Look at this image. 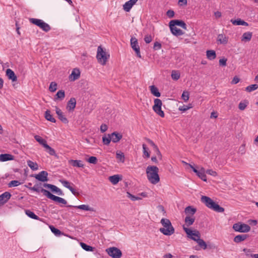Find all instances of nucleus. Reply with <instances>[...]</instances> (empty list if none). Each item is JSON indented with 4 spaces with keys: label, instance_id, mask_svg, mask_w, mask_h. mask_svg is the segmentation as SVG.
<instances>
[{
    "label": "nucleus",
    "instance_id": "obj_61",
    "mask_svg": "<svg viewBox=\"0 0 258 258\" xmlns=\"http://www.w3.org/2000/svg\"><path fill=\"white\" fill-rule=\"evenodd\" d=\"M174 12L173 10H169L166 12V15L169 18H172L174 16Z\"/></svg>",
    "mask_w": 258,
    "mask_h": 258
},
{
    "label": "nucleus",
    "instance_id": "obj_3",
    "mask_svg": "<svg viewBox=\"0 0 258 258\" xmlns=\"http://www.w3.org/2000/svg\"><path fill=\"white\" fill-rule=\"evenodd\" d=\"M161 223L163 227L160 228L159 231L164 235H171L174 233V228L169 219L162 218L161 220Z\"/></svg>",
    "mask_w": 258,
    "mask_h": 258
},
{
    "label": "nucleus",
    "instance_id": "obj_31",
    "mask_svg": "<svg viewBox=\"0 0 258 258\" xmlns=\"http://www.w3.org/2000/svg\"><path fill=\"white\" fill-rule=\"evenodd\" d=\"M217 41L219 42L221 44H225L228 42V38L225 35L220 34L218 35Z\"/></svg>",
    "mask_w": 258,
    "mask_h": 258
},
{
    "label": "nucleus",
    "instance_id": "obj_50",
    "mask_svg": "<svg viewBox=\"0 0 258 258\" xmlns=\"http://www.w3.org/2000/svg\"><path fill=\"white\" fill-rule=\"evenodd\" d=\"M111 141V138L110 137V134H108V137H106L105 136L102 138V141L104 145H108L109 144Z\"/></svg>",
    "mask_w": 258,
    "mask_h": 258
},
{
    "label": "nucleus",
    "instance_id": "obj_2",
    "mask_svg": "<svg viewBox=\"0 0 258 258\" xmlns=\"http://www.w3.org/2000/svg\"><path fill=\"white\" fill-rule=\"evenodd\" d=\"M201 202L203 203L208 208L218 213H222L224 211V209L220 207L217 203L215 202L210 198L203 196L201 197Z\"/></svg>",
    "mask_w": 258,
    "mask_h": 258
},
{
    "label": "nucleus",
    "instance_id": "obj_63",
    "mask_svg": "<svg viewBox=\"0 0 258 258\" xmlns=\"http://www.w3.org/2000/svg\"><path fill=\"white\" fill-rule=\"evenodd\" d=\"M226 61H227V59L225 58H223L219 60V64L221 66H226Z\"/></svg>",
    "mask_w": 258,
    "mask_h": 258
},
{
    "label": "nucleus",
    "instance_id": "obj_5",
    "mask_svg": "<svg viewBox=\"0 0 258 258\" xmlns=\"http://www.w3.org/2000/svg\"><path fill=\"white\" fill-rule=\"evenodd\" d=\"M29 20L31 23L37 26L46 32H48L51 29L50 26L42 20L35 18H29Z\"/></svg>",
    "mask_w": 258,
    "mask_h": 258
},
{
    "label": "nucleus",
    "instance_id": "obj_59",
    "mask_svg": "<svg viewBox=\"0 0 258 258\" xmlns=\"http://www.w3.org/2000/svg\"><path fill=\"white\" fill-rule=\"evenodd\" d=\"M144 40L146 43H149L152 40V37L150 35H146L144 37Z\"/></svg>",
    "mask_w": 258,
    "mask_h": 258
},
{
    "label": "nucleus",
    "instance_id": "obj_55",
    "mask_svg": "<svg viewBox=\"0 0 258 258\" xmlns=\"http://www.w3.org/2000/svg\"><path fill=\"white\" fill-rule=\"evenodd\" d=\"M127 197L128 198H130L133 201L141 200V198L140 197H136V196L132 195L131 194H130L128 192H127Z\"/></svg>",
    "mask_w": 258,
    "mask_h": 258
},
{
    "label": "nucleus",
    "instance_id": "obj_9",
    "mask_svg": "<svg viewBox=\"0 0 258 258\" xmlns=\"http://www.w3.org/2000/svg\"><path fill=\"white\" fill-rule=\"evenodd\" d=\"M233 228L236 231L243 233L248 232L250 230V227L248 225L240 222L234 224Z\"/></svg>",
    "mask_w": 258,
    "mask_h": 258
},
{
    "label": "nucleus",
    "instance_id": "obj_53",
    "mask_svg": "<svg viewBox=\"0 0 258 258\" xmlns=\"http://www.w3.org/2000/svg\"><path fill=\"white\" fill-rule=\"evenodd\" d=\"M50 228L52 232H53L55 235L58 236L61 234V231L59 229L55 228L54 226H50Z\"/></svg>",
    "mask_w": 258,
    "mask_h": 258
},
{
    "label": "nucleus",
    "instance_id": "obj_64",
    "mask_svg": "<svg viewBox=\"0 0 258 258\" xmlns=\"http://www.w3.org/2000/svg\"><path fill=\"white\" fill-rule=\"evenodd\" d=\"M107 126L105 124H102L100 126V131L102 133H104L107 130Z\"/></svg>",
    "mask_w": 258,
    "mask_h": 258
},
{
    "label": "nucleus",
    "instance_id": "obj_56",
    "mask_svg": "<svg viewBox=\"0 0 258 258\" xmlns=\"http://www.w3.org/2000/svg\"><path fill=\"white\" fill-rule=\"evenodd\" d=\"M181 97L184 101H187L189 99V93L187 91H184L182 94Z\"/></svg>",
    "mask_w": 258,
    "mask_h": 258
},
{
    "label": "nucleus",
    "instance_id": "obj_1",
    "mask_svg": "<svg viewBox=\"0 0 258 258\" xmlns=\"http://www.w3.org/2000/svg\"><path fill=\"white\" fill-rule=\"evenodd\" d=\"M159 168L155 166H148L146 168L147 176L148 180L152 184H156L160 181L158 174Z\"/></svg>",
    "mask_w": 258,
    "mask_h": 258
},
{
    "label": "nucleus",
    "instance_id": "obj_26",
    "mask_svg": "<svg viewBox=\"0 0 258 258\" xmlns=\"http://www.w3.org/2000/svg\"><path fill=\"white\" fill-rule=\"evenodd\" d=\"M171 33L175 36H178L182 35L184 34V32L180 30V29L177 28L175 26H172L171 25H169Z\"/></svg>",
    "mask_w": 258,
    "mask_h": 258
},
{
    "label": "nucleus",
    "instance_id": "obj_20",
    "mask_svg": "<svg viewBox=\"0 0 258 258\" xmlns=\"http://www.w3.org/2000/svg\"><path fill=\"white\" fill-rule=\"evenodd\" d=\"M76 100L75 98H71L68 101L67 105V109L69 111H72L74 110L76 107Z\"/></svg>",
    "mask_w": 258,
    "mask_h": 258
},
{
    "label": "nucleus",
    "instance_id": "obj_19",
    "mask_svg": "<svg viewBox=\"0 0 258 258\" xmlns=\"http://www.w3.org/2000/svg\"><path fill=\"white\" fill-rule=\"evenodd\" d=\"M138 1V0H130L126 2L123 6V10L127 12H129Z\"/></svg>",
    "mask_w": 258,
    "mask_h": 258
},
{
    "label": "nucleus",
    "instance_id": "obj_35",
    "mask_svg": "<svg viewBox=\"0 0 258 258\" xmlns=\"http://www.w3.org/2000/svg\"><path fill=\"white\" fill-rule=\"evenodd\" d=\"M45 118L48 121L52 122H55V119L52 117V115L50 114V111L49 110H47L45 112Z\"/></svg>",
    "mask_w": 258,
    "mask_h": 258
},
{
    "label": "nucleus",
    "instance_id": "obj_15",
    "mask_svg": "<svg viewBox=\"0 0 258 258\" xmlns=\"http://www.w3.org/2000/svg\"><path fill=\"white\" fill-rule=\"evenodd\" d=\"M169 25L172 26H178L182 27L183 29H186V25L184 21L180 20H173L170 21Z\"/></svg>",
    "mask_w": 258,
    "mask_h": 258
},
{
    "label": "nucleus",
    "instance_id": "obj_17",
    "mask_svg": "<svg viewBox=\"0 0 258 258\" xmlns=\"http://www.w3.org/2000/svg\"><path fill=\"white\" fill-rule=\"evenodd\" d=\"M56 113L57 114L58 117L63 123L66 124L69 122V121L65 115L63 114L61 110L58 108L57 106H55Z\"/></svg>",
    "mask_w": 258,
    "mask_h": 258
},
{
    "label": "nucleus",
    "instance_id": "obj_51",
    "mask_svg": "<svg viewBox=\"0 0 258 258\" xmlns=\"http://www.w3.org/2000/svg\"><path fill=\"white\" fill-rule=\"evenodd\" d=\"M21 184V183L18 180H12L8 183V186L9 187L17 186Z\"/></svg>",
    "mask_w": 258,
    "mask_h": 258
},
{
    "label": "nucleus",
    "instance_id": "obj_58",
    "mask_svg": "<svg viewBox=\"0 0 258 258\" xmlns=\"http://www.w3.org/2000/svg\"><path fill=\"white\" fill-rule=\"evenodd\" d=\"M147 142L151 145L153 147V149H154V150H156L157 149H158V147L157 145H156L155 144V143L150 139H146Z\"/></svg>",
    "mask_w": 258,
    "mask_h": 258
},
{
    "label": "nucleus",
    "instance_id": "obj_12",
    "mask_svg": "<svg viewBox=\"0 0 258 258\" xmlns=\"http://www.w3.org/2000/svg\"><path fill=\"white\" fill-rule=\"evenodd\" d=\"M59 182L64 187L69 189L74 195L76 196H78L79 195V193L78 192L76 191V190L72 186H71V184L73 185V183H71L68 181L63 180V179H60Z\"/></svg>",
    "mask_w": 258,
    "mask_h": 258
},
{
    "label": "nucleus",
    "instance_id": "obj_37",
    "mask_svg": "<svg viewBox=\"0 0 258 258\" xmlns=\"http://www.w3.org/2000/svg\"><path fill=\"white\" fill-rule=\"evenodd\" d=\"M195 220V218L192 216H186L184 219L185 224L187 226H190L193 224Z\"/></svg>",
    "mask_w": 258,
    "mask_h": 258
},
{
    "label": "nucleus",
    "instance_id": "obj_4",
    "mask_svg": "<svg viewBox=\"0 0 258 258\" xmlns=\"http://www.w3.org/2000/svg\"><path fill=\"white\" fill-rule=\"evenodd\" d=\"M109 56V54L107 53L105 50H104L101 46L98 47L96 57L99 63L102 65H105Z\"/></svg>",
    "mask_w": 258,
    "mask_h": 258
},
{
    "label": "nucleus",
    "instance_id": "obj_42",
    "mask_svg": "<svg viewBox=\"0 0 258 258\" xmlns=\"http://www.w3.org/2000/svg\"><path fill=\"white\" fill-rule=\"evenodd\" d=\"M206 243H198V244L194 247V249L196 250H200L202 248L204 249H207Z\"/></svg>",
    "mask_w": 258,
    "mask_h": 258
},
{
    "label": "nucleus",
    "instance_id": "obj_34",
    "mask_svg": "<svg viewBox=\"0 0 258 258\" xmlns=\"http://www.w3.org/2000/svg\"><path fill=\"white\" fill-rule=\"evenodd\" d=\"M252 33L250 32H247L244 33L242 36V41H249L252 37Z\"/></svg>",
    "mask_w": 258,
    "mask_h": 258
},
{
    "label": "nucleus",
    "instance_id": "obj_25",
    "mask_svg": "<svg viewBox=\"0 0 258 258\" xmlns=\"http://www.w3.org/2000/svg\"><path fill=\"white\" fill-rule=\"evenodd\" d=\"M69 163L73 167L83 168L84 166L82 161L79 160H69Z\"/></svg>",
    "mask_w": 258,
    "mask_h": 258
},
{
    "label": "nucleus",
    "instance_id": "obj_28",
    "mask_svg": "<svg viewBox=\"0 0 258 258\" xmlns=\"http://www.w3.org/2000/svg\"><path fill=\"white\" fill-rule=\"evenodd\" d=\"M68 207H74L77 209H79L81 210H85V211H94V209L90 207L88 205H81L80 206H73L71 205H68Z\"/></svg>",
    "mask_w": 258,
    "mask_h": 258
},
{
    "label": "nucleus",
    "instance_id": "obj_24",
    "mask_svg": "<svg viewBox=\"0 0 258 258\" xmlns=\"http://www.w3.org/2000/svg\"><path fill=\"white\" fill-rule=\"evenodd\" d=\"M197 212V209L189 206L185 208L184 212L186 216H192Z\"/></svg>",
    "mask_w": 258,
    "mask_h": 258
},
{
    "label": "nucleus",
    "instance_id": "obj_14",
    "mask_svg": "<svg viewBox=\"0 0 258 258\" xmlns=\"http://www.w3.org/2000/svg\"><path fill=\"white\" fill-rule=\"evenodd\" d=\"M48 173L45 171H42L38 174L35 175L34 176L35 178L40 181L45 182L48 180Z\"/></svg>",
    "mask_w": 258,
    "mask_h": 258
},
{
    "label": "nucleus",
    "instance_id": "obj_47",
    "mask_svg": "<svg viewBox=\"0 0 258 258\" xmlns=\"http://www.w3.org/2000/svg\"><path fill=\"white\" fill-rule=\"evenodd\" d=\"M81 247L86 251H93L94 247L87 245L85 243H80Z\"/></svg>",
    "mask_w": 258,
    "mask_h": 258
},
{
    "label": "nucleus",
    "instance_id": "obj_48",
    "mask_svg": "<svg viewBox=\"0 0 258 258\" xmlns=\"http://www.w3.org/2000/svg\"><path fill=\"white\" fill-rule=\"evenodd\" d=\"M257 88H258V85L257 84H253V85H251L247 86L245 88V91H246L247 92H250L254 90H255Z\"/></svg>",
    "mask_w": 258,
    "mask_h": 258
},
{
    "label": "nucleus",
    "instance_id": "obj_23",
    "mask_svg": "<svg viewBox=\"0 0 258 258\" xmlns=\"http://www.w3.org/2000/svg\"><path fill=\"white\" fill-rule=\"evenodd\" d=\"M24 248L26 250L30 251H34L37 250L39 248V245L35 243H28Z\"/></svg>",
    "mask_w": 258,
    "mask_h": 258
},
{
    "label": "nucleus",
    "instance_id": "obj_27",
    "mask_svg": "<svg viewBox=\"0 0 258 258\" xmlns=\"http://www.w3.org/2000/svg\"><path fill=\"white\" fill-rule=\"evenodd\" d=\"M14 159V156L9 154H2L0 155V161L5 162Z\"/></svg>",
    "mask_w": 258,
    "mask_h": 258
},
{
    "label": "nucleus",
    "instance_id": "obj_39",
    "mask_svg": "<svg viewBox=\"0 0 258 258\" xmlns=\"http://www.w3.org/2000/svg\"><path fill=\"white\" fill-rule=\"evenodd\" d=\"M205 173L206 172L205 169L201 168L200 172L197 175L203 181H207V177Z\"/></svg>",
    "mask_w": 258,
    "mask_h": 258
},
{
    "label": "nucleus",
    "instance_id": "obj_43",
    "mask_svg": "<svg viewBox=\"0 0 258 258\" xmlns=\"http://www.w3.org/2000/svg\"><path fill=\"white\" fill-rule=\"evenodd\" d=\"M56 98L55 99H60L61 100L63 99L65 97V93L63 90H59L56 94L55 95Z\"/></svg>",
    "mask_w": 258,
    "mask_h": 258
},
{
    "label": "nucleus",
    "instance_id": "obj_22",
    "mask_svg": "<svg viewBox=\"0 0 258 258\" xmlns=\"http://www.w3.org/2000/svg\"><path fill=\"white\" fill-rule=\"evenodd\" d=\"M6 76L9 80H11L13 82L17 81V77L14 72L10 69H8L6 72Z\"/></svg>",
    "mask_w": 258,
    "mask_h": 258
},
{
    "label": "nucleus",
    "instance_id": "obj_21",
    "mask_svg": "<svg viewBox=\"0 0 258 258\" xmlns=\"http://www.w3.org/2000/svg\"><path fill=\"white\" fill-rule=\"evenodd\" d=\"M111 138V141L113 143L118 142L122 138V135L116 132H114L112 134H110Z\"/></svg>",
    "mask_w": 258,
    "mask_h": 258
},
{
    "label": "nucleus",
    "instance_id": "obj_8",
    "mask_svg": "<svg viewBox=\"0 0 258 258\" xmlns=\"http://www.w3.org/2000/svg\"><path fill=\"white\" fill-rule=\"evenodd\" d=\"M107 253L112 258H120L122 256L121 251L116 247H111L106 249Z\"/></svg>",
    "mask_w": 258,
    "mask_h": 258
},
{
    "label": "nucleus",
    "instance_id": "obj_40",
    "mask_svg": "<svg viewBox=\"0 0 258 258\" xmlns=\"http://www.w3.org/2000/svg\"><path fill=\"white\" fill-rule=\"evenodd\" d=\"M25 213L28 217L32 219L35 220H39V217L36 215L34 212H32L29 210H25Z\"/></svg>",
    "mask_w": 258,
    "mask_h": 258
},
{
    "label": "nucleus",
    "instance_id": "obj_29",
    "mask_svg": "<svg viewBox=\"0 0 258 258\" xmlns=\"http://www.w3.org/2000/svg\"><path fill=\"white\" fill-rule=\"evenodd\" d=\"M230 21L234 25L248 26V24L247 22L240 19H237V20L231 19Z\"/></svg>",
    "mask_w": 258,
    "mask_h": 258
},
{
    "label": "nucleus",
    "instance_id": "obj_33",
    "mask_svg": "<svg viewBox=\"0 0 258 258\" xmlns=\"http://www.w3.org/2000/svg\"><path fill=\"white\" fill-rule=\"evenodd\" d=\"M150 91L151 93L156 97H160L161 96L160 93L158 91V89L154 85L150 86Z\"/></svg>",
    "mask_w": 258,
    "mask_h": 258
},
{
    "label": "nucleus",
    "instance_id": "obj_10",
    "mask_svg": "<svg viewBox=\"0 0 258 258\" xmlns=\"http://www.w3.org/2000/svg\"><path fill=\"white\" fill-rule=\"evenodd\" d=\"M131 45L133 49L135 51L137 56L141 58V55L140 50V47L138 44V40L135 37H132L131 39Z\"/></svg>",
    "mask_w": 258,
    "mask_h": 258
},
{
    "label": "nucleus",
    "instance_id": "obj_44",
    "mask_svg": "<svg viewBox=\"0 0 258 258\" xmlns=\"http://www.w3.org/2000/svg\"><path fill=\"white\" fill-rule=\"evenodd\" d=\"M47 150L48 153L52 156H56V153L55 150L50 147L47 144L45 145L44 147Z\"/></svg>",
    "mask_w": 258,
    "mask_h": 258
},
{
    "label": "nucleus",
    "instance_id": "obj_30",
    "mask_svg": "<svg viewBox=\"0 0 258 258\" xmlns=\"http://www.w3.org/2000/svg\"><path fill=\"white\" fill-rule=\"evenodd\" d=\"M109 180L113 184H116L121 180V178L119 175L116 174L109 176Z\"/></svg>",
    "mask_w": 258,
    "mask_h": 258
},
{
    "label": "nucleus",
    "instance_id": "obj_45",
    "mask_svg": "<svg viewBox=\"0 0 258 258\" xmlns=\"http://www.w3.org/2000/svg\"><path fill=\"white\" fill-rule=\"evenodd\" d=\"M116 158L119 159L121 162H124V153L120 152L117 151L116 153Z\"/></svg>",
    "mask_w": 258,
    "mask_h": 258
},
{
    "label": "nucleus",
    "instance_id": "obj_6",
    "mask_svg": "<svg viewBox=\"0 0 258 258\" xmlns=\"http://www.w3.org/2000/svg\"><path fill=\"white\" fill-rule=\"evenodd\" d=\"M183 229L187 235L188 237L197 242H205L200 239V233L198 230H192L187 228L183 227Z\"/></svg>",
    "mask_w": 258,
    "mask_h": 258
},
{
    "label": "nucleus",
    "instance_id": "obj_54",
    "mask_svg": "<svg viewBox=\"0 0 258 258\" xmlns=\"http://www.w3.org/2000/svg\"><path fill=\"white\" fill-rule=\"evenodd\" d=\"M143 153L147 158L150 157V152L148 148L146 147L145 144L143 145Z\"/></svg>",
    "mask_w": 258,
    "mask_h": 258
},
{
    "label": "nucleus",
    "instance_id": "obj_57",
    "mask_svg": "<svg viewBox=\"0 0 258 258\" xmlns=\"http://www.w3.org/2000/svg\"><path fill=\"white\" fill-rule=\"evenodd\" d=\"M87 161L90 163L96 164L97 162V159L96 157L91 156L88 159Z\"/></svg>",
    "mask_w": 258,
    "mask_h": 258
},
{
    "label": "nucleus",
    "instance_id": "obj_41",
    "mask_svg": "<svg viewBox=\"0 0 258 258\" xmlns=\"http://www.w3.org/2000/svg\"><path fill=\"white\" fill-rule=\"evenodd\" d=\"M34 138L37 142H38L40 145H42L43 147L45 145L47 144L46 141L42 139L41 137L38 135H35Z\"/></svg>",
    "mask_w": 258,
    "mask_h": 258
},
{
    "label": "nucleus",
    "instance_id": "obj_36",
    "mask_svg": "<svg viewBox=\"0 0 258 258\" xmlns=\"http://www.w3.org/2000/svg\"><path fill=\"white\" fill-rule=\"evenodd\" d=\"M27 165L32 170H37L38 169V165L36 162H33L31 160L27 161Z\"/></svg>",
    "mask_w": 258,
    "mask_h": 258
},
{
    "label": "nucleus",
    "instance_id": "obj_32",
    "mask_svg": "<svg viewBox=\"0 0 258 258\" xmlns=\"http://www.w3.org/2000/svg\"><path fill=\"white\" fill-rule=\"evenodd\" d=\"M207 57L210 60L214 59L216 57V54L213 50H208L206 51Z\"/></svg>",
    "mask_w": 258,
    "mask_h": 258
},
{
    "label": "nucleus",
    "instance_id": "obj_49",
    "mask_svg": "<svg viewBox=\"0 0 258 258\" xmlns=\"http://www.w3.org/2000/svg\"><path fill=\"white\" fill-rule=\"evenodd\" d=\"M171 78L174 80H177L180 78V73L177 71H172Z\"/></svg>",
    "mask_w": 258,
    "mask_h": 258
},
{
    "label": "nucleus",
    "instance_id": "obj_11",
    "mask_svg": "<svg viewBox=\"0 0 258 258\" xmlns=\"http://www.w3.org/2000/svg\"><path fill=\"white\" fill-rule=\"evenodd\" d=\"M29 189L31 190L36 191L37 192H42L43 195L47 197V193L49 191L46 189H45L42 187V183H39L38 184H35L34 186L29 187Z\"/></svg>",
    "mask_w": 258,
    "mask_h": 258
},
{
    "label": "nucleus",
    "instance_id": "obj_60",
    "mask_svg": "<svg viewBox=\"0 0 258 258\" xmlns=\"http://www.w3.org/2000/svg\"><path fill=\"white\" fill-rule=\"evenodd\" d=\"M161 44L156 41L154 43L153 49L155 50H159L161 48Z\"/></svg>",
    "mask_w": 258,
    "mask_h": 258
},
{
    "label": "nucleus",
    "instance_id": "obj_38",
    "mask_svg": "<svg viewBox=\"0 0 258 258\" xmlns=\"http://www.w3.org/2000/svg\"><path fill=\"white\" fill-rule=\"evenodd\" d=\"M247 237V235L245 234L238 235L234 238V242H241L242 241L245 240Z\"/></svg>",
    "mask_w": 258,
    "mask_h": 258
},
{
    "label": "nucleus",
    "instance_id": "obj_18",
    "mask_svg": "<svg viewBox=\"0 0 258 258\" xmlns=\"http://www.w3.org/2000/svg\"><path fill=\"white\" fill-rule=\"evenodd\" d=\"M80 77V71L78 69H74L71 74L69 76V79L71 81H75L78 79Z\"/></svg>",
    "mask_w": 258,
    "mask_h": 258
},
{
    "label": "nucleus",
    "instance_id": "obj_62",
    "mask_svg": "<svg viewBox=\"0 0 258 258\" xmlns=\"http://www.w3.org/2000/svg\"><path fill=\"white\" fill-rule=\"evenodd\" d=\"M206 173L212 175L213 176H216L217 175V173L216 171L212 170V169H208L206 171Z\"/></svg>",
    "mask_w": 258,
    "mask_h": 258
},
{
    "label": "nucleus",
    "instance_id": "obj_7",
    "mask_svg": "<svg viewBox=\"0 0 258 258\" xmlns=\"http://www.w3.org/2000/svg\"><path fill=\"white\" fill-rule=\"evenodd\" d=\"M154 105L153 106V110L160 116L164 117L165 116L163 111L161 109L162 102L159 99L156 98L154 100Z\"/></svg>",
    "mask_w": 258,
    "mask_h": 258
},
{
    "label": "nucleus",
    "instance_id": "obj_13",
    "mask_svg": "<svg viewBox=\"0 0 258 258\" xmlns=\"http://www.w3.org/2000/svg\"><path fill=\"white\" fill-rule=\"evenodd\" d=\"M47 195H48L47 196V198L51 199L53 201L58 202L59 203H61L64 205H66L67 203L66 200H65L63 198L52 195L51 193H50V192H48Z\"/></svg>",
    "mask_w": 258,
    "mask_h": 258
},
{
    "label": "nucleus",
    "instance_id": "obj_16",
    "mask_svg": "<svg viewBox=\"0 0 258 258\" xmlns=\"http://www.w3.org/2000/svg\"><path fill=\"white\" fill-rule=\"evenodd\" d=\"M11 197V194L8 191H6L0 195V206L6 203Z\"/></svg>",
    "mask_w": 258,
    "mask_h": 258
},
{
    "label": "nucleus",
    "instance_id": "obj_46",
    "mask_svg": "<svg viewBox=\"0 0 258 258\" xmlns=\"http://www.w3.org/2000/svg\"><path fill=\"white\" fill-rule=\"evenodd\" d=\"M248 104V102L247 100H244L242 102H240L238 105V108L241 110H243L246 108Z\"/></svg>",
    "mask_w": 258,
    "mask_h": 258
},
{
    "label": "nucleus",
    "instance_id": "obj_52",
    "mask_svg": "<svg viewBox=\"0 0 258 258\" xmlns=\"http://www.w3.org/2000/svg\"><path fill=\"white\" fill-rule=\"evenodd\" d=\"M57 89V84L54 82H52L49 86V90L50 92H54Z\"/></svg>",
    "mask_w": 258,
    "mask_h": 258
}]
</instances>
